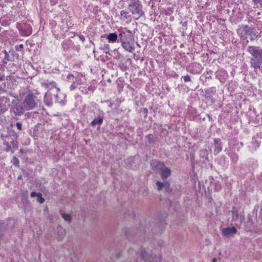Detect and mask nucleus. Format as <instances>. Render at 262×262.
Instances as JSON below:
<instances>
[{
  "label": "nucleus",
  "mask_w": 262,
  "mask_h": 262,
  "mask_svg": "<svg viewBox=\"0 0 262 262\" xmlns=\"http://www.w3.org/2000/svg\"><path fill=\"white\" fill-rule=\"evenodd\" d=\"M260 34H262V31L260 32Z\"/></svg>",
  "instance_id": "nucleus-64"
},
{
  "label": "nucleus",
  "mask_w": 262,
  "mask_h": 262,
  "mask_svg": "<svg viewBox=\"0 0 262 262\" xmlns=\"http://www.w3.org/2000/svg\"><path fill=\"white\" fill-rule=\"evenodd\" d=\"M37 197V201L40 204H42L45 202V200L42 197V194L40 193H38Z\"/></svg>",
  "instance_id": "nucleus-39"
},
{
  "label": "nucleus",
  "mask_w": 262,
  "mask_h": 262,
  "mask_svg": "<svg viewBox=\"0 0 262 262\" xmlns=\"http://www.w3.org/2000/svg\"><path fill=\"white\" fill-rule=\"evenodd\" d=\"M21 201L24 205H25L26 207L30 206V202L28 199L27 196L23 195L21 198Z\"/></svg>",
  "instance_id": "nucleus-36"
},
{
  "label": "nucleus",
  "mask_w": 262,
  "mask_h": 262,
  "mask_svg": "<svg viewBox=\"0 0 262 262\" xmlns=\"http://www.w3.org/2000/svg\"><path fill=\"white\" fill-rule=\"evenodd\" d=\"M165 192L167 193H170L171 192V189L170 188V184L167 181H165V186L164 187Z\"/></svg>",
  "instance_id": "nucleus-37"
},
{
  "label": "nucleus",
  "mask_w": 262,
  "mask_h": 262,
  "mask_svg": "<svg viewBox=\"0 0 262 262\" xmlns=\"http://www.w3.org/2000/svg\"><path fill=\"white\" fill-rule=\"evenodd\" d=\"M128 9L130 12L138 19L144 15L141 2L140 0H130Z\"/></svg>",
  "instance_id": "nucleus-4"
},
{
  "label": "nucleus",
  "mask_w": 262,
  "mask_h": 262,
  "mask_svg": "<svg viewBox=\"0 0 262 262\" xmlns=\"http://www.w3.org/2000/svg\"><path fill=\"white\" fill-rule=\"evenodd\" d=\"M76 88V85L75 84V82L73 81V83L71 84V85L70 87L71 91H74Z\"/></svg>",
  "instance_id": "nucleus-47"
},
{
  "label": "nucleus",
  "mask_w": 262,
  "mask_h": 262,
  "mask_svg": "<svg viewBox=\"0 0 262 262\" xmlns=\"http://www.w3.org/2000/svg\"><path fill=\"white\" fill-rule=\"evenodd\" d=\"M26 111L27 109L22 100L16 99L12 100L10 112L15 116H21Z\"/></svg>",
  "instance_id": "nucleus-5"
},
{
  "label": "nucleus",
  "mask_w": 262,
  "mask_h": 262,
  "mask_svg": "<svg viewBox=\"0 0 262 262\" xmlns=\"http://www.w3.org/2000/svg\"><path fill=\"white\" fill-rule=\"evenodd\" d=\"M91 42L93 45H94V43L93 42L91 41Z\"/></svg>",
  "instance_id": "nucleus-62"
},
{
  "label": "nucleus",
  "mask_w": 262,
  "mask_h": 262,
  "mask_svg": "<svg viewBox=\"0 0 262 262\" xmlns=\"http://www.w3.org/2000/svg\"><path fill=\"white\" fill-rule=\"evenodd\" d=\"M121 46L125 51L130 53H133L135 50L134 42H130L129 41L121 42Z\"/></svg>",
  "instance_id": "nucleus-16"
},
{
  "label": "nucleus",
  "mask_w": 262,
  "mask_h": 262,
  "mask_svg": "<svg viewBox=\"0 0 262 262\" xmlns=\"http://www.w3.org/2000/svg\"><path fill=\"white\" fill-rule=\"evenodd\" d=\"M65 235V231L61 228L58 229V240L61 241Z\"/></svg>",
  "instance_id": "nucleus-29"
},
{
  "label": "nucleus",
  "mask_w": 262,
  "mask_h": 262,
  "mask_svg": "<svg viewBox=\"0 0 262 262\" xmlns=\"http://www.w3.org/2000/svg\"><path fill=\"white\" fill-rule=\"evenodd\" d=\"M12 162L13 163V164L14 166H17V167L19 166V160L16 157H15V156L13 157V158L12 160Z\"/></svg>",
  "instance_id": "nucleus-38"
},
{
  "label": "nucleus",
  "mask_w": 262,
  "mask_h": 262,
  "mask_svg": "<svg viewBox=\"0 0 262 262\" xmlns=\"http://www.w3.org/2000/svg\"><path fill=\"white\" fill-rule=\"evenodd\" d=\"M88 90H89V91H92V87H91V86L89 87V88H88Z\"/></svg>",
  "instance_id": "nucleus-56"
},
{
  "label": "nucleus",
  "mask_w": 262,
  "mask_h": 262,
  "mask_svg": "<svg viewBox=\"0 0 262 262\" xmlns=\"http://www.w3.org/2000/svg\"><path fill=\"white\" fill-rule=\"evenodd\" d=\"M62 48L64 51H67L72 46L73 42L70 39L64 40L62 44Z\"/></svg>",
  "instance_id": "nucleus-21"
},
{
  "label": "nucleus",
  "mask_w": 262,
  "mask_h": 262,
  "mask_svg": "<svg viewBox=\"0 0 262 262\" xmlns=\"http://www.w3.org/2000/svg\"><path fill=\"white\" fill-rule=\"evenodd\" d=\"M215 77L220 81L224 83L228 77L227 72L224 69H219L215 73Z\"/></svg>",
  "instance_id": "nucleus-14"
},
{
  "label": "nucleus",
  "mask_w": 262,
  "mask_h": 262,
  "mask_svg": "<svg viewBox=\"0 0 262 262\" xmlns=\"http://www.w3.org/2000/svg\"><path fill=\"white\" fill-rule=\"evenodd\" d=\"M52 95V93L48 91L44 96V102L46 105L48 106H51L53 104Z\"/></svg>",
  "instance_id": "nucleus-18"
},
{
  "label": "nucleus",
  "mask_w": 262,
  "mask_h": 262,
  "mask_svg": "<svg viewBox=\"0 0 262 262\" xmlns=\"http://www.w3.org/2000/svg\"><path fill=\"white\" fill-rule=\"evenodd\" d=\"M5 80V76L4 75H0V81H2Z\"/></svg>",
  "instance_id": "nucleus-53"
},
{
  "label": "nucleus",
  "mask_w": 262,
  "mask_h": 262,
  "mask_svg": "<svg viewBox=\"0 0 262 262\" xmlns=\"http://www.w3.org/2000/svg\"><path fill=\"white\" fill-rule=\"evenodd\" d=\"M216 92V89L214 87L210 88L205 90L204 96L208 100L211 101L212 102H214L213 96Z\"/></svg>",
  "instance_id": "nucleus-13"
},
{
  "label": "nucleus",
  "mask_w": 262,
  "mask_h": 262,
  "mask_svg": "<svg viewBox=\"0 0 262 262\" xmlns=\"http://www.w3.org/2000/svg\"><path fill=\"white\" fill-rule=\"evenodd\" d=\"M151 169L156 173L161 171V170L165 166L163 162L158 160H152L150 163Z\"/></svg>",
  "instance_id": "nucleus-10"
},
{
  "label": "nucleus",
  "mask_w": 262,
  "mask_h": 262,
  "mask_svg": "<svg viewBox=\"0 0 262 262\" xmlns=\"http://www.w3.org/2000/svg\"><path fill=\"white\" fill-rule=\"evenodd\" d=\"M9 135L11 137L12 139L13 140V141L11 142L13 144H14V140H16L17 139L18 135L14 130H10Z\"/></svg>",
  "instance_id": "nucleus-30"
},
{
  "label": "nucleus",
  "mask_w": 262,
  "mask_h": 262,
  "mask_svg": "<svg viewBox=\"0 0 262 262\" xmlns=\"http://www.w3.org/2000/svg\"><path fill=\"white\" fill-rule=\"evenodd\" d=\"M106 38L108 40V41L109 42L114 43L116 42L117 40L118 41L119 36H118L117 34L116 33H111L106 36Z\"/></svg>",
  "instance_id": "nucleus-20"
},
{
  "label": "nucleus",
  "mask_w": 262,
  "mask_h": 262,
  "mask_svg": "<svg viewBox=\"0 0 262 262\" xmlns=\"http://www.w3.org/2000/svg\"><path fill=\"white\" fill-rule=\"evenodd\" d=\"M214 142V154L216 155L222 150V143L220 139L215 138Z\"/></svg>",
  "instance_id": "nucleus-15"
},
{
  "label": "nucleus",
  "mask_w": 262,
  "mask_h": 262,
  "mask_svg": "<svg viewBox=\"0 0 262 262\" xmlns=\"http://www.w3.org/2000/svg\"><path fill=\"white\" fill-rule=\"evenodd\" d=\"M247 52L251 56L250 64L251 68L256 72L262 66V48L259 46H249Z\"/></svg>",
  "instance_id": "nucleus-1"
},
{
  "label": "nucleus",
  "mask_w": 262,
  "mask_h": 262,
  "mask_svg": "<svg viewBox=\"0 0 262 262\" xmlns=\"http://www.w3.org/2000/svg\"><path fill=\"white\" fill-rule=\"evenodd\" d=\"M141 259L144 261V262H147L146 256L147 255V252L145 251V250L141 249L139 253Z\"/></svg>",
  "instance_id": "nucleus-31"
},
{
  "label": "nucleus",
  "mask_w": 262,
  "mask_h": 262,
  "mask_svg": "<svg viewBox=\"0 0 262 262\" xmlns=\"http://www.w3.org/2000/svg\"><path fill=\"white\" fill-rule=\"evenodd\" d=\"M252 2L257 8H262V0H252Z\"/></svg>",
  "instance_id": "nucleus-35"
},
{
  "label": "nucleus",
  "mask_w": 262,
  "mask_h": 262,
  "mask_svg": "<svg viewBox=\"0 0 262 262\" xmlns=\"http://www.w3.org/2000/svg\"><path fill=\"white\" fill-rule=\"evenodd\" d=\"M147 140L148 144L150 146H154L156 144L154 136L152 134H148L145 136Z\"/></svg>",
  "instance_id": "nucleus-23"
},
{
  "label": "nucleus",
  "mask_w": 262,
  "mask_h": 262,
  "mask_svg": "<svg viewBox=\"0 0 262 262\" xmlns=\"http://www.w3.org/2000/svg\"><path fill=\"white\" fill-rule=\"evenodd\" d=\"M132 32L129 30H125V31H122L119 35V39L118 42H124L129 41L132 37Z\"/></svg>",
  "instance_id": "nucleus-8"
},
{
  "label": "nucleus",
  "mask_w": 262,
  "mask_h": 262,
  "mask_svg": "<svg viewBox=\"0 0 262 262\" xmlns=\"http://www.w3.org/2000/svg\"><path fill=\"white\" fill-rule=\"evenodd\" d=\"M71 27V26H70V27ZM69 28L70 26L68 24H63L60 28V30H62L63 32L68 31Z\"/></svg>",
  "instance_id": "nucleus-40"
},
{
  "label": "nucleus",
  "mask_w": 262,
  "mask_h": 262,
  "mask_svg": "<svg viewBox=\"0 0 262 262\" xmlns=\"http://www.w3.org/2000/svg\"><path fill=\"white\" fill-rule=\"evenodd\" d=\"M207 73H208V74H212V71H208V72H207Z\"/></svg>",
  "instance_id": "nucleus-55"
},
{
  "label": "nucleus",
  "mask_w": 262,
  "mask_h": 262,
  "mask_svg": "<svg viewBox=\"0 0 262 262\" xmlns=\"http://www.w3.org/2000/svg\"><path fill=\"white\" fill-rule=\"evenodd\" d=\"M156 185L157 187V189L158 191H161L164 188L165 186V181L163 182H161L160 181H157L156 183Z\"/></svg>",
  "instance_id": "nucleus-33"
},
{
  "label": "nucleus",
  "mask_w": 262,
  "mask_h": 262,
  "mask_svg": "<svg viewBox=\"0 0 262 262\" xmlns=\"http://www.w3.org/2000/svg\"><path fill=\"white\" fill-rule=\"evenodd\" d=\"M240 144H241V145L242 146H243V145H244L243 143V142H240Z\"/></svg>",
  "instance_id": "nucleus-58"
},
{
  "label": "nucleus",
  "mask_w": 262,
  "mask_h": 262,
  "mask_svg": "<svg viewBox=\"0 0 262 262\" xmlns=\"http://www.w3.org/2000/svg\"><path fill=\"white\" fill-rule=\"evenodd\" d=\"M6 92V91L2 86L0 85V93Z\"/></svg>",
  "instance_id": "nucleus-52"
},
{
  "label": "nucleus",
  "mask_w": 262,
  "mask_h": 262,
  "mask_svg": "<svg viewBox=\"0 0 262 262\" xmlns=\"http://www.w3.org/2000/svg\"><path fill=\"white\" fill-rule=\"evenodd\" d=\"M232 217V222H236L238 219V213L236 209L234 208H233L232 210L230 212Z\"/></svg>",
  "instance_id": "nucleus-25"
},
{
  "label": "nucleus",
  "mask_w": 262,
  "mask_h": 262,
  "mask_svg": "<svg viewBox=\"0 0 262 262\" xmlns=\"http://www.w3.org/2000/svg\"><path fill=\"white\" fill-rule=\"evenodd\" d=\"M23 49V45L21 44L15 46V50L17 51H21Z\"/></svg>",
  "instance_id": "nucleus-46"
},
{
  "label": "nucleus",
  "mask_w": 262,
  "mask_h": 262,
  "mask_svg": "<svg viewBox=\"0 0 262 262\" xmlns=\"http://www.w3.org/2000/svg\"><path fill=\"white\" fill-rule=\"evenodd\" d=\"M141 234H142V233L140 234L139 232H138L135 235L134 231L129 229H126L125 231V236L130 241H136V239H134V238L136 237H138L140 241H142L143 239H145V237L141 236Z\"/></svg>",
  "instance_id": "nucleus-9"
},
{
  "label": "nucleus",
  "mask_w": 262,
  "mask_h": 262,
  "mask_svg": "<svg viewBox=\"0 0 262 262\" xmlns=\"http://www.w3.org/2000/svg\"><path fill=\"white\" fill-rule=\"evenodd\" d=\"M237 233V229L234 227L224 228L222 229V233L224 236H232Z\"/></svg>",
  "instance_id": "nucleus-12"
},
{
  "label": "nucleus",
  "mask_w": 262,
  "mask_h": 262,
  "mask_svg": "<svg viewBox=\"0 0 262 262\" xmlns=\"http://www.w3.org/2000/svg\"><path fill=\"white\" fill-rule=\"evenodd\" d=\"M253 225L252 217L250 214L247 216V221L245 223V228L247 231H250Z\"/></svg>",
  "instance_id": "nucleus-22"
},
{
  "label": "nucleus",
  "mask_w": 262,
  "mask_h": 262,
  "mask_svg": "<svg viewBox=\"0 0 262 262\" xmlns=\"http://www.w3.org/2000/svg\"><path fill=\"white\" fill-rule=\"evenodd\" d=\"M58 29L59 27L57 28L55 27L54 29L52 30V32L56 39H60L63 37L64 34L62 33H59Z\"/></svg>",
  "instance_id": "nucleus-27"
},
{
  "label": "nucleus",
  "mask_w": 262,
  "mask_h": 262,
  "mask_svg": "<svg viewBox=\"0 0 262 262\" xmlns=\"http://www.w3.org/2000/svg\"><path fill=\"white\" fill-rule=\"evenodd\" d=\"M182 78H183L184 81L185 82H189V81H191L190 77L188 75H187L186 76H183V77H182Z\"/></svg>",
  "instance_id": "nucleus-44"
},
{
  "label": "nucleus",
  "mask_w": 262,
  "mask_h": 262,
  "mask_svg": "<svg viewBox=\"0 0 262 262\" xmlns=\"http://www.w3.org/2000/svg\"><path fill=\"white\" fill-rule=\"evenodd\" d=\"M38 195V193H36L35 192L33 191L31 193L30 196L32 198H34L35 196H37Z\"/></svg>",
  "instance_id": "nucleus-49"
},
{
  "label": "nucleus",
  "mask_w": 262,
  "mask_h": 262,
  "mask_svg": "<svg viewBox=\"0 0 262 262\" xmlns=\"http://www.w3.org/2000/svg\"><path fill=\"white\" fill-rule=\"evenodd\" d=\"M9 98L6 97H0V112L4 113L8 110L9 105Z\"/></svg>",
  "instance_id": "nucleus-11"
},
{
  "label": "nucleus",
  "mask_w": 262,
  "mask_h": 262,
  "mask_svg": "<svg viewBox=\"0 0 262 262\" xmlns=\"http://www.w3.org/2000/svg\"><path fill=\"white\" fill-rule=\"evenodd\" d=\"M242 220H244V216L241 219Z\"/></svg>",
  "instance_id": "nucleus-63"
},
{
  "label": "nucleus",
  "mask_w": 262,
  "mask_h": 262,
  "mask_svg": "<svg viewBox=\"0 0 262 262\" xmlns=\"http://www.w3.org/2000/svg\"><path fill=\"white\" fill-rule=\"evenodd\" d=\"M103 121V117L99 116L97 118H95L91 123V125L94 126L96 125H100L102 124Z\"/></svg>",
  "instance_id": "nucleus-24"
},
{
  "label": "nucleus",
  "mask_w": 262,
  "mask_h": 262,
  "mask_svg": "<svg viewBox=\"0 0 262 262\" xmlns=\"http://www.w3.org/2000/svg\"><path fill=\"white\" fill-rule=\"evenodd\" d=\"M62 217L64 219V220L66 221L70 222L71 220V216L68 214L63 213L62 214Z\"/></svg>",
  "instance_id": "nucleus-41"
},
{
  "label": "nucleus",
  "mask_w": 262,
  "mask_h": 262,
  "mask_svg": "<svg viewBox=\"0 0 262 262\" xmlns=\"http://www.w3.org/2000/svg\"><path fill=\"white\" fill-rule=\"evenodd\" d=\"M55 98V102L61 105H64L66 102V96L60 92L59 88H56L53 95Z\"/></svg>",
  "instance_id": "nucleus-7"
},
{
  "label": "nucleus",
  "mask_w": 262,
  "mask_h": 262,
  "mask_svg": "<svg viewBox=\"0 0 262 262\" xmlns=\"http://www.w3.org/2000/svg\"><path fill=\"white\" fill-rule=\"evenodd\" d=\"M9 149H10V147L8 148H6V151H9Z\"/></svg>",
  "instance_id": "nucleus-57"
},
{
  "label": "nucleus",
  "mask_w": 262,
  "mask_h": 262,
  "mask_svg": "<svg viewBox=\"0 0 262 262\" xmlns=\"http://www.w3.org/2000/svg\"><path fill=\"white\" fill-rule=\"evenodd\" d=\"M16 126L17 127V128L19 130H23V128H22V124L21 122H17L16 124Z\"/></svg>",
  "instance_id": "nucleus-45"
},
{
  "label": "nucleus",
  "mask_w": 262,
  "mask_h": 262,
  "mask_svg": "<svg viewBox=\"0 0 262 262\" xmlns=\"http://www.w3.org/2000/svg\"><path fill=\"white\" fill-rule=\"evenodd\" d=\"M80 40L82 42H83L84 41H85V37L83 35H82V34H79L78 35Z\"/></svg>",
  "instance_id": "nucleus-48"
},
{
  "label": "nucleus",
  "mask_w": 262,
  "mask_h": 262,
  "mask_svg": "<svg viewBox=\"0 0 262 262\" xmlns=\"http://www.w3.org/2000/svg\"><path fill=\"white\" fill-rule=\"evenodd\" d=\"M27 115H28V117H29V115H30V113H27Z\"/></svg>",
  "instance_id": "nucleus-60"
},
{
  "label": "nucleus",
  "mask_w": 262,
  "mask_h": 262,
  "mask_svg": "<svg viewBox=\"0 0 262 262\" xmlns=\"http://www.w3.org/2000/svg\"><path fill=\"white\" fill-rule=\"evenodd\" d=\"M4 53L5 54V57L2 61V63H3V65L5 66L7 63V62L9 60H10V59H9V55L8 53L6 50L4 51Z\"/></svg>",
  "instance_id": "nucleus-34"
},
{
  "label": "nucleus",
  "mask_w": 262,
  "mask_h": 262,
  "mask_svg": "<svg viewBox=\"0 0 262 262\" xmlns=\"http://www.w3.org/2000/svg\"><path fill=\"white\" fill-rule=\"evenodd\" d=\"M161 177L163 181H166L171 173V170L165 166L161 170Z\"/></svg>",
  "instance_id": "nucleus-19"
},
{
  "label": "nucleus",
  "mask_w": 262,
  "mask_h": 262,
  "mask_svg": "<svg viewBox=\"0 0 262 262\" xmlns=\"http://www.w3.org/2000/svg\"><path fill=\"white\" fill-rule=\"evenodd\" d=\"M23 179V177L21 175H19L18 177H17V180H22Z\"/></svg>",
  "instance_id": "nucleus-54"
},
{
  "label": "nucleus",
  "mask_w": 262,
  "mask_h": 262,
  "mask_svg": "<svg viewBox=\"0 0 262 262\" xmlns=\"http://www.w3.org/2000/svg\"><path fill=\"white\" fill-rule=\"evenodd\" d=\"M143 112L145 115V116H146V115L148 113V109L147 108H144L143 109Z\"/></svg>",
  "instance_id": "nucleus-51"
},
{
  "label": "nucleus",
  "mask_w": 262,
  "mask_h": 262,
  "mask_svg": "<svg viewBox=\"0 0 262 262\" xmlns=\"http://www.w3.org/2000/svg\"><path fill=\"white\" fill-rule=\"evenodd\" d=\"M23 101L27 111L35 110L40 105V100L37 98L36 94L32 92L27 94Z\"/></svg>",
  "instance_id": "nucleus-3"
},
{
  "label": "nucleus",
  "mask_w": 262,
  "mask_h": 262,
  "mask_svg": "<svg viewBox=\"0 0 262 262\" xmlns=\"http://www.w3.org/2000/svg\"><path fill=\"white\" fill-rule=\"evenodd\" d=\"M67 78L68 79H70V80L72 79L73 80V78H74V76H73V74H69L68 75Z\"/></svg>",
  "instance_id": "nucleus-50"
},
{
  "label": "nucleus",
  "mask_w": 262,
  "mask_h": 262,
  "mask_svg": "<svg viewBox=\"0 0 262 262\" xmlns=\"http://www.w3.org/2000/svg\"><path fill=\"white\" fill-rule=\"evenodd\" d=\"M42 86L46 89L52 90L54 88L55 89L56 88V83L53 80H46L42 83Z\"/></svg>",
  "instance_id": "nucleus-17"
},
{
  "label": "nucleus",
  "mask_w": 262,
  "mask_h": 262,
  "mask_svg": "<svg viewBox=\"0 0 262 262\" xmlns=\"http://www.w3.org/2000/svg\"><path fill=\"white\" fill-rule=\"evenodd\" d=\"M208 150L206 149H202L200 150V156L203 159V162H205V161L208 160Z\"/></svg>",
  "instance_id": "nucleus-28"
},
{
  "label": "nucleus",
  "mask_w": 262,
  "mask_h": 262,
  "mask_svg": "<svg viewBox=\"0 0 262 262\" xmlns=\"http://www.w3.org/2000/svg\"><path fill=\"white\" fill-rule=\"evenodd\" d=\"M30 33L26 34H25V35L28 36V35H30Z\"/></svg>",
  "instance_id": "nucleus-61"
},
{
  "label": "nucleus",
  "mask_w": 262,
  "mask_h": 262,
  "mask_svg": "<svg viewBox=\"0 0 262 262\" xmlns=\"http://www.w3.org/2000/svg\"><path fill=\"white\" fill-rule=\"evenodd\" d=\"M131 17V15L129 14V13L125 10H122L120 12V19L125 21L126 19L129 18Z\"/></svg>",
  "instance_id": "nucleus-26"
},
{
  "label": "nucleus",
  "mask_w": 262,
  "mask_h": 262,
  "mask_svg": "<svg viewBox=\"0 0 262 262\" xmlns=\"http://www.w3.org/2000/svg\"><path fill=\"white\" fill-rule=\"evenodd\" d=\"M6 80L8 81V83H9L10 81H14L15 82V79L14 77L12 76H8L6 77Z\"/></svg>",
  "instance_id": "nucleus-43"
},
{
  "label": "nucleus",
  "mask_w": 262,
  "mask_h": 262,
  "mask_svg": "<svg viewBox=\"0 0 262 262\" xmlns=\"http://www.w3.org/2000/svg\"><path fill=\"white\" fill-rule=\"evenodd\" d=\"M231 158L232 161L234 163H236L238 160V156L237 154H234L231 156Z\"/></svg>",
  "instance_id": "nucleus-42"
},
{
  "label": "nucleus",
  "mask_w": 262,
  "mask_h": 262,
  "mask_svg": "<svg viewBox=\"0 0 262 262\" xmlns=\"http://www.w3.org/2000/svg\"><path fill=\"white\" fill-rule=\"evenodd\" d=\"M131 250L133 251V249H129L128 252H130L131 251Z\"/></svg>",
  "instance_id": "nucleus-59"
},
{
  "label": "nucleus",
  "mask_w": 262,
  "mask_h": 262,
  "mask_svg": "<svg viewBox=\"0 0 262 262\" xmlns=\"http://www.w3.org/2000/svg\"><path fill=\"white\" fill-rule=\"evenodd\" d=\"M237 33L241 39L247 40L246 45L249 43L247 40L249 37L251 41L257 40L259 38V34L257 30L253 27H249L247 25H242L237 30Z\"/></svg>",
  "instance_id": "nucleus-2"
},
{
  "label": "nucleus",
  "mask_w": 262,
  "mask_h": 262,
  "mask_svg": "<svg viewBox=\"0 0 262 262\" xmlns=\"http://www.w3.org/2000/svg\"><path fill=\"white\" fill-rule=\"evenodd\" d=\"M100 49L103 50L104 53L107 54L110 52V48L108 44L104 43L103 45H101L100 47Z\"/></svg>",
  "instance_id": "nucleus-32"
},
{
  "label": "nucleus",
  "mask_w": 262,
  "mask_h": 262,
  "mask_svg": "<svg viewBox=\"0 0 262 262\" xmlns=\"http://www.w3.org/2000/svg\"><path fill=\"white\" fill-rule=\"evenodd\" d=\"M15 226V222L13 219H7L0 221V238L3 237L6 231L12 230Z\"/></svg>",
  "instance_id": "nucleus-6"
}]
</instances>
